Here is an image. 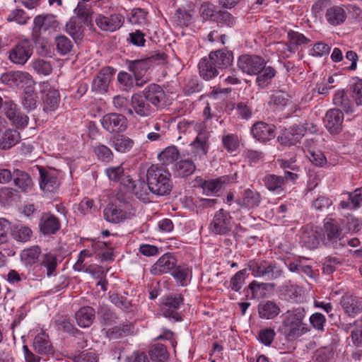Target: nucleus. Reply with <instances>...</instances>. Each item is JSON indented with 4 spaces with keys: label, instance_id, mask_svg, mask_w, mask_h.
I'll use <instances>...</instances> for the list:
<instances>
[{
    "label": "nucleus",
    "instance_id": "f257e3e1",
    "mask_svg": "<svg viewBox=\"0 0 362 362\" xmlns=\"http://www.w3.org/2000/svg\"><path fill=\"white\" fill-rule=\"evenodd\" d=\"M305 310L302 307L287 310L282 315L281 325L279 332L288 340H296L310 331L304 322Z\"/></svg>",
    "mask_w": 362,
    "mask_h": 362
},
{
    "label": "nucleus",
    "instance_id": "f03ea898",
    "mask_svg": "<svg viewBox=\"0 0 362 362\" xmlns=\"http://www.w3.org/2000/svg\"><path fill=\"white\" fill-rule=\"evenodd\" d=\"M148 188L153 194L165 196L173 189L171 174L164 168L157 165H151L147 170Z\"/></svg>",
    "mask_w": 362,
    "mask_h": 362
},
{
    "label": "nucleus",
    "instance_id": "7ed1b4c3",
    "mask_svg": "<svg viewBox=\"0 0 362 362\" xmlns=\"http://www.w3.org/2000/svg\"><path fill=\"white\" fill-rule=\"evenodd\" d=\"M105 220L110 223H117L132 215L131 205L126 199H122L119 195L117 202L108 204L103 211Z\"/></svg>",
    "mask_w": 362,
    "mask_h": 362
},
{
    "label": "nucleus",
    "instance_id": "20e7f679",
    "mask_svg": "<svg viewBox=\"0 0 362 362\" xmlns=\"http://www.w3.org/2000/svg\"><path fill=\"white\" fill-rule=\"evenodd\" d=\"M247 267L255 277H263L267 280L276 279L283 274L276 264L267 261L250 260Z\"/></svg>",
    "mask_w": 362,
    "mask_h": 362
},
{
    "label": "nucleus",
    "instance_id": "39448f33",
    "mask_svg": "<svg viewBox=\"0 0 362 362\" xmlns=\"http://www.w3.org/2000/svg\"><path fill=\"white\" fill-rule=\"evenodd\" d=\"M322 240L325 245L333 247L344 245L342 243V228L338 222L332 218L325 220L323 226Z\"/></svg>",
    "mask_w": 362,
    "mask_h": 362
},
{
    "label": "nucleus",
    "instance_id": "423d86ee",
    "mask_svg": "<svg viewBox=\"0 0 362 362\" xmlns=\"http://www.w3.org/2000/svg\"><path fill=\"white\" fill-rule=\"evenodd\" d=\"M40 92L44 94L42 97L43 110L47 113L56 111L59 107L61 98L57 89L44 81L40 84Z\"/></svg>",
    "mask_w": 362,
    "mask_h": 362
},
{
    "label": "nucleus",
    "instance_id": "0eeeda50",
    "mask_svg": "<svg viewBox=\"0 0 362 362\" xmlns=\"http://www.w3.org/2000/svg\"><path fill=\"white\" fill-rule=\"evenodd\" d=\"M130 105V109H127V114L132 116L148 117L155 112L154 107L140 93L132 95Z\"/></svg>",
    "mask_w": 362,
    "mask_h": 362
},
{
    "label": "nucleus",
    "instance_id": "6e6552de",
    "mask_svg": "<svg viewBox=\"0 0 362 362\" xmlns=\"http://www.w3.org/2000/svg\"><path fill=\"white\" fill-rule=\"evenodd\" d=\"M100 124L107 132H123L128 127V120L127 117L119 113L112 112L105 114L100 119Z\"/></svg>",
    "mask_w": 362,
    "mask_h": 362
},
{
    "label": "nucleus",
    "instance_id": "1a4fd4ad",
    "mask_svg": "<svg viewBox=\"0 0 362 362\" xmlns=\"http://www.w3.org/2000/svg\"><path fill=\"white\" fill-rule=\"evenodd\" d=\"M33 47L31 42L24 40L17 43L9 52L8 59L16 64L24 65L31 57Z\"/></svg>",
    "mask_w": 362,
    "mask_h": 362
},
{
    "label": "nucleus",
    "instance_id": "9d476101",
    "mask_svg": "<svg viewBox=\"0 0 362 362\" xmlns=\"http://www.w3.org/2000/svg\"><path fill=\"white\" fill-rule=\"evenodd\" d=\"M182 303L183 298L180 294L167 296L163 300L160 313L165 317L173 319L177 322L181 321L182 317L177 313V310Z\"/></svg>",
    "mask_w": 362,
    "mask_h": 362
},
{
    "label": "nucleus",
    "instance_id": "9b49d317",
    "mask_svg": "<svg viewBox=\"0 0 362 362\" xmlns=\"http://www.w3.org/2000/svg\"><path fill=\"white\" fill-rule=\"evenodd\" d=\"M231 216L223 209L218 210L209 226V231L215 235H226L230 230Z\"/></svg>",
    "mask_w": 362,
    "mask_h": 362
},
{
    "label": "nucleus",
    "instance_id": "f8f14e48",
    "mask_svg": "<svg viewBox=\"0 0 362 362\" xmlns=\"http://www.w3.org/2000/svg\"><path fill=\"white\" fill-rule=\"evenodd\" d=\"M264 65V59L256 55H242L238 61V68L249 75L257 74Z\"/></svg>",
    "mask_w": 362,
    "mask_h": 362
},
{
    "label": "nucleus",
    "instance_id": "ddd939ff",
    "mask_svg": "<svg viewBox=\"0 0 362 362\" xmlns=\"http://www.w3.org/2000/svg\"><path fill=\"white\" fill-rule=\"evenodd\" d=\"M96 25L103 31L115 32L119 30L124 23V18L119 13L105 16L98 13L95 16Z\"/></svg>",
    "mask_w": 362,
    "mask_h": 362
},
{
    "label": "nucleus",
    "instance_id": "4468645a",
    "mask_svg": "<svg viewBox=\"0 0 362 362\" xmlns=\"http://www.w3.org/2000/svg\"><path fill=\"white\" fill-rule=\"evenodd\" d=\"M1 81L12 87L23 88L33 83V78L28 72L16 71L5 73L1 76Z\"/></svg>",
    "mask_w": 362,
    "mask_h": 362
},
{
    "label": "nucleus",
    "instance_id": "2eb2a0df",
    "mask_svg": "<svg viewBox=\"0 0 362 362\" xmlns=\"http://www.w3.org/2000/svg\"><path fill=\"white\" fill-rule=\"evenodd\" d=\"M59 25L58 22L53 15H38L33 21V36L34 38L37 39L41 32H46L49 30H54Z\"/></svg>",
    "mask_w": 362,
    "mask_h": 362
},
{
    "label": "nucleus",
    "instance_id": "dca6fc26",
    "mask_svg": "<svg viewBox=\"0 0 362 362\" xmlns=\"http://www.w3.org/2000/svg\"><path fill=\"white\" fill-rule=\"evenodd\" d=\"M142 93L154 109L163 107L165 104V93L163 88L156 83L146 86Z\"/></svg>",
    "mask_w": 362,
    "mask_h": 362
},
{
    "label": "nucleus",
    "instance_id": "f3484780",
    "mask_svg": "<svg viewBox=\"0 0 362 362\" xmlns=\"http://www.w3.org/2000/svg\"><path fill=\"white\" fill-rule=\"evenodd\" d=\"M40 189L45 193L56 192L59 187L58 173L55 170H45L40 168Z\"/></svg>",
    "mask_w": 362,
    "mask_h": 362
},
{
    "label": "nucleus",
    "instance_id": "a211bd4d",
    "mask_svg": "<svg viewBox=\"0 0 362 362\" xmlns=\"http://www.w3.org/2000/svg\"><path fill=\"white\" fill-rule=\"evenodd\" d=\"M334 104L340 107L344 112L354 117L362 115V110H359L351 104L344 90H337L333 98Z\"/></svg>",
    "mask_w": 362,
    "mask_h": 362
},
{
    "label": "nucleus",
    "instance_id": "6ab92c4d",
    "mask_svg": "<svg viewBox=\"0 0 362 362\" xmlns=\"http://www.w3.org/2000/svg\"><path fill=\"white\" fill-rule=\"evenodd\" d=\"M176 265V259L170 253L163 255L151 267V272L154 275L171 272Z\"/></svg>",
    "mask_w": 362,
    "mask_h": 362
},
{
    "label": "nucleus",
    "instance_id": "aec40b11",
    "mask_svg": "<svg viewBox=\"0 0 362 362\" xmlns=\"http://www.w3.org/2000/svg\"><path fill=\"white\" fill-rule=\"evenodd\" d=\"M115 74L111 67H105L101 69L92 83V90L97 92H106L110 82Z\"/></svg>",
    "mask_w": 362,
    "mask_h": 362
},
{
    "label": "nucleus",
    "instance_id": "412c9836",
    "mask_svg": "<svg viewBox=\"0 0 362 362\" xmlns=\"http://www.w3.org/2000/svg\"><path fill=\"white\" fill-rule=\"evenodd\" d=\"M344 115L338 109L328 110L325 116V127L331 134H337L342 127Z\"/></svg>",
    "mask_w": 362,
    "mask_h": 362
},
{
    "label": "nucleus",
    "instance_id": "4be33fe9",
    "mask_svg": "<svg viewBox=\"0 0 362 362\" xmlns=\"http://www.w3.org/2000/svg\"><path fill=\"white\" fill-rule=\"evenodd\" d=\"M251 133L252 136L260 142H266L274 138V127L263 122H258L253 124Z\"/></svg>",
    "mask_w": 362,
    "mask_h": 362
},
{
    "label": "nucleus",
    "instance_id": "5701e85b",
    "mask_svg": "<svg viewBox=\"0 0 362 362\" xmlns=\"http://www.w3.org/2000/svg\"><path fill=\"white\" fill-rule=\"evenodd\" d=\"M33 347L36 352L40 354L51 355L54 354L53 346L49 336L44 332L35 337Z\"/></svg>",
    "mask_w": 362,
    "mask_h": 362
},
{
    "label": "nucleus",
    "instance_id": "b1692460",
    "mask_svg": "<svg viewBox=\"0 0 362 362\" xmlns=\"http://www.w3.org/2000/svg\"><path fill=\"white\" fill-rule=\"evenodd\" d=\"M40 231L45 235L54 234L60 228L59 219L51 214H45L40 221Z\"/></svg>",
    "mask_w": 362,
    "mask_h": 362
},
{
    "label": "nucleus",
    "instance_id": "393cba45",
    "mask_svg": "<svg viewBox=\"0 0 362 362\" xmlns=\"http://www.w3.org/2000/svg\"><path fill=\"white\" fill-rule=\"evenodd\" d=\"M261 202L262 197L260 193L250 189H245L242 198L238 200V203L240 206L249 209L259 206Z\"/></svg>",
    "mask_w": 362,
    "mask_h": 362
},
{
    "label": "nucleus",
    "instance_id": "a878e982",
    "mask_svg": "<svg viewBox=\"0 0 362 362\" xmlns=\"http://www.w3.org/2000/svg\"><path fill=\"white\" fill-rule=\"evenodd\" d=\"M257 310L259 317L264 320H272L280 313L279 306L272 300L260 303L258 305Z\"/></svg>",
    "mask_w": 362,
    "mask_h": 362
},
{
    "label": "nucleus",
    "instance_id": "bb28decb",
    "mask_svg": "<svg viewBox=\"0 0 362 362\" xmlns=\"http://www.w3.org/2000/svg\"><path fill=\"white\" fill-rule=\"evenodd\" d=\"M300 239L303 245L309 249L317 248L320 245L317 231L308 226L302 228Z\"/></svg>",
    "mask_w": 362,
    "mask_h": 362
},
{
    "label": "nucleus",
    "instance_id": "cd10ccee",
    "mask_svg": "<svg viewBox=\"0 0 362 362\" xmlns=\"http://www.w3.org/2000/svg\"><path fill=\"white\" fill-rule=\"evenodd\" d=\"M21 140L20 133L13 129H6L1 134H0V149L8 150Z\"/></svg>",
    "mask_w": 362,
    "mask_h": 362
},
{
    "label": "nucleus",
    "instance_id": "c85d7f7f",
    "mask_svg": "<svg viewBox=\"0 0 362 362\" xmlns=\"http://www.w3.org/2000/svg\"><path fill=\"white\" fill-rule=\"evenodd\" d=\"M304 136L301 129L298 127H292L290 129L284 130L278 137V141L284 146H291L296 144Z\"/></svg>",
    "mask_w": 362,
    "mask_h": 362
},
{
    "label": "nucleus",
    "instance_id": "c756f323",
    "mask_svg": "<svg viewBox=\"0 0 362 362\" xmlns=\"http://www.w3.org/2000/svg\"><path fill=\"white\" fill-rule=\"evenodd\" d=\"M325 18L332 25H338L344 23L346 18L344 8L339 6H333L327 8Z\"/></svg>",
    "mask_w": 362,
    "mask_h": 362
},
{
    "label": "nucleus",
    "instance_id": "7c9ffc66",
    "mask_svg": "<svg viewBox=\"0 0 362 362\" xmlns=\"http://www.w3.org/2000/svg\"><path fill=\"white\" fill-rule=\"evenodd\" d=\"M200 76L205 80H210L218 74L217 66L209 58L202 59L198 65Z\"/></svg>",
    "mask_w": 362,
    "mask_h": 362
},
{
    "label": "nucleus",
    "instance_id": "2f4dec72",
    "mask_svg": "<svg viewBox=\"0 0 362 362\" xmlns=\"http://www.w3.org/2000/svg\"><path fill=\"white\" fill-rule=\"evenodd\" d=\"M265 187L270 192L279 194L284 190L285 179L280 175L269 174L263 178Z\"/></svg>",
    "mask_w": 362,
    "mask_h": 362
},
{
    "label": "nucleus",
    "instance_id": "473e14b6",
    "mask_svg": "<svg viewBox=\"0 0 362 362\" xmlns=\"http://www.w3.org/2000/svg\"><path fill=\"white\" fill-rule=\"evenodd\" d=\"M196 170V165L190 159H181L175 165L173 173L175 177H187L192 175Z\"/></svg>",
    "mask_w": 362,
    "mask_h": 362
},
{
    "label": "nucleus",
    "instance_id": "72a5a7b5",
    "mask_svg": "<svg viewBox=\"0 0 362 362\" xmlns=\"http://www.w3.org/2000/svg\"><path fill=\"white\" fill-rule=\"evenodd\" d=\"M341 305L344 312L350 317H355L362 312V301L353 296H346L341 300Z\"/></svg>",
    "mask_w": 362,
    "mask_h": 362
},
{
    "label": "nucleus",
    "instance_id": "f704fd0d",
    "mask_svg": "<svg viewBox=\"0 0 362 362\" xmlns=\"http://www.w3.org/2000/svg\"><path fill=\"white\" fill-rule=\"evenodd\" d=\"M75 317L78 326L88 327L95 319V310L88 306L81 308L76 313Z\"/></svg>",
    "mask_w": 362,
    "mask_h": 362
},
{
    "label": "nucleus",
    "instance_id": "c9c22d12",
    "mask_svg": "<svg viewBox=\"0 0 362 362\" xmlns=\"http://www.w3.org/2000/svg\"><path fill=\"white\" fill-rule=\"evenodd\" d=\"M209 57L217 68L220 69L230 66L233 59V53L231 52L223 50L211 52Z\"/></svg>",
    "mask_w": 362,
    "mask_h": 362
},
{
    "label": "nucleus",
    "instance_id": "e433bc0d",
    "mask_svg": "<svg viewBox=\"0 0 362 362\" xmlns=\"http://www.w3.org/2000/svg\"><path fill=\"white\" fill-rule=\"evenodd\" d=\"M111 142L115 151L119 153L129 151L134 146V141L124 135H117L111 138Z\"/></svg>",
    "mask_w": 362,
    "mask_h": 362
},
{
    "label": "nucleus",
    "instance_id": "4c0bfd02",
    "mask_svg": "<svg viewBox=\"0 0 362 362\" xmlns=\"http://www.w3.org/2000/svg\"><path fill=\"white\" fill-rule=\"evenodd\" d=\"M134 332L132 324H126L122 326H116L107 331V336L110 340L117 339L120 337L130 335Z\"/></svg>",
    "mask_w": 362,
    "mask_h": 362
},
{
    "label": "nucleus",
    "instance_id": "58836bf2",
    "mask_svg": "<svg viewBox=\"0 0 362 362\" xmlns=\"http://www.w3.org/2000/svg\"><path fill=\"white\" fill-rule=\"evenodd\" d=\"M129 71L132 72L134 77L144 76L149 68L148 62L146 59H137L127 62Z\"/></svg>",
    "mask_w": 362,
    "mask_h": 362
},
{
    "label": "nucleus",
    "instance_id": "ea45409f",
    "mask_svg": "<svg viewBox=\"0 0 362 362\" xmlns=\"http://www.w3.org/2000/svg\"><path fill=\"white\" fill-rule=\"evenodd\" d=\"M128 182V187L132 189V192L140 199L145 200L148 195V182L138 180L132 181L129 177H127Z\"/></svg>",
    "mask_w": 362,
    "mask_h": 362
},
{
    "label": "nucleus",
    "instance_id": "a19ab883",
    "mask_svg": "<svg viewBox=\"0 0 362 362\" xmlns=\"http://www.w3.org/2000/svg\"><path fill=\"white\" fill-rule=\"evenodd\" d=\"M229 182L228 177H221L216 180H209L204 181L201 186L204 192L209 195L219 191L222 185Z\"/></svg>",
    "mask_w": 362,
    "mask_h": 362
},
{
    "label": "nucleus",
    "instance_id": "79ce46f5",
    "mask_svg": "<svg viewBox=\"0 0 362 362\" xmlns=\"http://www.w3.org/2000/svg\"><path fill=\"white\" fill-rule=\"evenodd\" d=\"M180 153L175 146L166 147L158 155V159L164 165H169L175 161L179 157Z\"/></svg>",
    "mask_w": 362,
    "mask_h": 362
},
{
    "label": "nucleus",
    "instance_id": "37998d69",
    "mask_svg": "<svg viewBox=\"0 0 362 362\" xmlns=\"http://www.w3.org/2000/svg\"><path fill=\"white\" fill-rule=\"evenodd\" d=\"M276 71L272 66H263L262 69L257 73L256 82L259 86L264 88L267 86L274 77Z\"/></svg>",
    "mask_w": 362,
    "mask_h": 362
},
{
    "label": "nucleus",
    "instance_id": "c03bdc74",
    "mask_svg": "<svg viewBox=\"0 0 362 362\" xmlns=\"http://www.w3.org/2000/svg\"><path fill=\"white\" fill-rule=\"evenodd\" d=\"M41 253V250L38 246H33L23 250L21 253V259L27 265H31L35 263Z\"/></svg>",
    "mask_w": 362,
    "mask_h": 362
},
{
    "label": "nucleus",
    "instance_id": "a18cd8bd",
    "mask_svg": "<svg viewBox=\"0 0 362 362\" xmlns=\"http://www.w3.org/2000/svg\"><path fill=\"white\" fill-rule=\"evenodd\" d=\"M14 176L15 185L22 191L26 192L32 187L33 181L28 173L17 170Z\"/></svg>",
    "mask_w": 362,
    "mask_h": 362
},
{
    "label": "nucleus",
    "instance_id": "49530a36",
    "mask_svg": "<svg viewBox=\"0 0 362 362\" xmlns=\"http://www.w3.org/2000/svg\"><path fill=\"white\" fill-rule=\"evenodd\" d=\"M288 37L289 39L288 50L291 52H294L298 45L307 44L310 41L303 34L293 30L288 32Z\"/></svg>",
    "mask_w": 362,
    "mask_h": 362
},
{
    "label": "nucleus",
    "instance_id": "de8ad7c7",
    "mask_svg": "<svg viewBox=\"0 0 362 362\" xmlns=\"http://www.w3.org/2000/svg\"><path fill=\"white\" fill-rule=\"evenodd\" d=\"M82 23L76 18H71L66 25V32L75 40H80L83 36Z\"/></svg>",
    "mask_w": 362,
    "mask_h": 362
},
{
    "label": "nucleus",
    "instance_id": "09e8293b",
    "mask_svg": "<svg viewBox=\"0 0 362 362\" xmlns=\"http://www.w3.org/2000/svg\"><path fill=\"white\" fill-rule=\"evenodd\" d=\"M351 97L354 106L362 110V79L357 78L351 86Z\"/></svg>",
    "mask_w": 362,
    "mask_h": 362
},
{
    "label": "nucleus",
    "instance_id": "8fccbe9b",
    "mask_svg": "<svg viewBox=\"0 0 362 362\" xmlns=\"http://www.w3.org/2000/svg\"><path fill=\"white\" fill-rule=\"evenodd\" d=\"M33 69L38 74L45 76L49 75L52 71V66L48 61L38 59L32 62Z\"/></svg>",
    "mask_w": 362,
    "mask_h": 362
},
{
    "label": "nucleus",
    "instance_id": "3c124183",
    "mask_svg": "<svg viewBox=\"0 0 362 362\" xmlns=\"http://www.w3.org/2000/svg\"><path fill=\"white\" fill-rule=\"evenodd\" d=\"M74 13L77 20L81 21V23H86L89 19L91 15L90 8L86 5L85 4L78 2L76 7L74 10Z\"/></svg>",
    "mask_w": 362,
    "mask_h": 362
},
{
    "label": "nucleus",
    "instance_id": "603ef678",
    "mask_svg": "<svg viewBox=\"0 0 362 362\" xmlns=\"http://www.w3.org/2000/svg\"><path fill=\"white\" fill-rule=\"evenodd\" d=\"M55 43L57 50L62 55H64L69 53L73 47L71 41L64 35H59L56 37Z\"/></svg>",
    "mask_w": 362,
    "mask_h": 362
},
{
    "label": "nucleus",
    "instance_id": "864d4df0",
    "mask_svg": "<svg viewBox=\"0 0 362 362\" xmlns=\"http://www.w3.org/2000/svg\"><path fill=\"white\" fill-rule=\"evenodd\" d=\"M41 264L46 268L47 276L54 275L57 262L56 257L54 255L47 253L43 255Z\"/></svg>",
    "mask_w": 362,
    "mask_h": 362
},
{
    "label": "nucleus",
    "instance_id": "5fc2aeb1",
    "mask_svg": "<svg viewBox=\"0 0 362 362\" xmlns=\"http://www.w3.org/2000/svg\"><path fill=\"white\" fill-rule=\"evenodd\" d=\"M151 358L158 362H164L168 357V351L162 344L153 346L149 352Z\"/></svg>",
    "mask_w": 362,
    "mask_h": 362
},
{
    "label": "nucleus",
    "instance_id": "6e6d98bb",
    "mask_svg": "<svg viewBox=\"0 0 362 362\" xmlns=\"http://www.w3.org/2000/svg\"><path fill=\"white\" fill-rule=\"evenodd\" d=\"M223 147L228 152L235 151L239 146V138L234 134H227L222 137Z\"/></svg>",
    "mask_w": 362,
    "mask_h": 362
},
{
    "label": "nucleus",
    "instance_id": "4d7b16f0",
    "mask_svg": "<svg viewBox=\"0 0 362 362\" xmlns=\"http://www.w3.org/2000/svg\"><path fill=\"white\" fill-rule=\"evenodd\" d=\"M189 273V268L183 264L175 267L171 271V274L181 286L185 285V281Z\"/></svg>",
    "mask_w": 362,
    "mask_h": 362
},
{
    "label": "nucleus",
    "instance_id": "13d9d810",
    "mask_svg": "<svg viewBox=\"0 0 362 362\" xmlns=\"http://www.w3.org/2000/svg\"><path fill=\"white\" fill-rule=\"evenodd\" d=\"M8 119L10 122L18 128L23 129L27 127L29 121V117L21 112L18 109L13 115H10Z\"/></svg>",
    "mask_w": 362,
    "mask_h": 362
},
{
    "label": "nucleus",
    "instance_id": "bf43d9fd",
    "mask_svg": "<svg viewBox=\"0 0 362 362\" xmlns=\"http://www.w3.org/2000/svg\"><path fill=\"white\" fill-rule=\"evenodd\" d=\"M272 102L276 109L281 110L290 103V96L284 91L276 92L272 98Z\"/></svg>",
    "mask_w": 362,
    "mask_h": 362
},
{
    "label": "nucleus",
    "instance_id": "052dcab7",
    "mask_svg": "<svg viewBox=\"0 0 362 362\" xmlns=\"http://www.w3.org/2000/svg\"><path fill=\"white\" fill-rule=\"evenodd\" d=\"M246 269L238 272L230 281V287L234 291L238 292L242 288L246 278Z\"/></svg>",
    "mask_w": 362,
    "mask_h": 362
},
{
    "label": "nucleus",
    "instance_id": "680f3d73",
    "mask_svg": "<svg viewBox=\"0 0 362 362\" xmlns=\"http://www.w3.org/2000/svg\"><path fill=\"white\" fill-rule=\"evenodd\" d=\"M32 235V230L27 226H16L13 230V238L21 242H26L30 240Z\"/></svg>",
    "mask_w": 362,
    "mask_h": 362
},
{
    "label": "nucleus",
    "instance_id": "e2e57ef3",
    "mask_svg": "<svg viewBox=\"0 0 362 362\" xmlns=\"http://www.w3.org/2000/svg\"><path fill=\"white\" fill-rule=\"evenodd\" d=\"M30 17L22 9H15L11 11L8 15L6 20L9 22H16L20 25H25L27 23Z\"/></svg>",
    "mask_w": 362,
    "mask_h": 362
},
{
    "label": "nucleus",
    "instance_id": "0e129e2a",
    "mask_svg": "<svg viewBox=\"0 0 362 362\" xmlns=\"http://www.w3.org/2000/svg\"><path fill=\"white\" fill-rule=\"evenodd\" d=\"M217 23H221L226 26H233L235 23V19L231 13L226 11H218L215 16L214 21Z\"/></svg>",
    "mask_w": 362,
    "mask_h": 362
},
{
    "label": "nucleus",
    "instance_id": "69168bd1",
    "mask_svg": "<svg viewBox=\"0 0 362 362\" xmlns=\"http://www.w3.org/2000/svg\"><path fill=\"white\" fill-rule=\"evenodd\" d=\"M174 20L180 26H188L192 20V15L190 12L177 9L174 15Z\"/></svg>",
    "mask_w": 362,
    "mask_h": 362
},
{
    "label": "nucleus",
    "instance_id": "338daca9",
    "mask_svg": "<svg viewBox=\"0 0 362 362\" xmlns=\"http://www.w3.org/2000/svg\"><path fill=\"white\" fill-rule=\"evenodd\" d=\"M37 94L33 91L25 92L22 101L24 109L28 112L35 110L37 103Z\"/></svg>",
    "mask_w": 362,
    "mask_h": 362
},
{
    "label": "nucleus",
    "instance_id": "774afa93",
    "mask_svg": "<svg viewBox=\"0 0 362 362\" xmlns=\"http://www.w3.org/2000/svg\"><path fill=\"white\" fill-rule=\"evenodd\" d=\"M117 80L124 91H129L134 86V79L131 74L121 71L117 75Z\"/></svg>",
    "mask_w": 362,
    "mask_h": 362
}]
</instances>
